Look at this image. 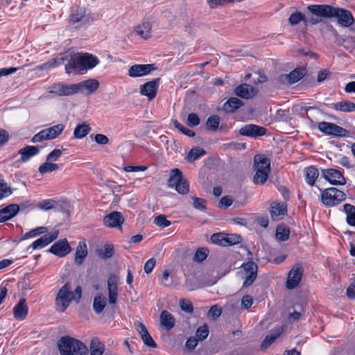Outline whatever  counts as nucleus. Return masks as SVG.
Segmentation results:
<instances>
[{"label":"nucleus","mask_w":355,"mask_h":355,"mask_svg":"<svg viewBox=\"0 0 355 355\" xmlns=\"http://www.w3.org/2000/svg\"><path fill=\"white\" fill-rule=\"evenodd\" d=\"M58 234L59 231L55 230L53 232L44 235L43 236L33 242V243L27 248V250H28L30 248H32L33 250L43 248L58 238Z\"/></svg>","instance_id":"a211bd4d"},{"label":"nucleus","mask_w":355,"mask_h":355,"mask_svg":"<svg viewBox=\"0 0 355 355\" xmlns=\"http://www.w3.org/2000/svg\"><path fill=\"white\" fill-rule=\"evenodd\" d=\"M344 211L347 215V223L351 226H355V207L350 204H345Z\"/></svg>","instance_id":"e433bc0d"},{"label":"nucleus","mask_w":355,"mask_h":355,"mask_svg":"<svg viewBox=\"0 0 355 355\" xmlns=\"http://www.w3.org/2000/svg\"><path fill=\"white\" fill-rule=\"evenodd\" d=\"M245 205L244 201H218V207L222 209H226L233 206V208L243 207Z\"/></svg>","instance_id":"a18cd8bd"},{"label":"nucleus","mask_w":355,"mask_h":355,"mask_svg":"<svg viewBox=\"0 0 355 355\" xmlns=\"http://www.w3.org/2000/svg\"><path fill=\"white\" fill-rule=\"evenodd\" d=\"M241 268L244 270L245 279L243 287H248L253 284L257 277L258 266L253 261L243 263Z\"/></svg>","instance_id":"9b49d317"},{"label":"nucleus","mask_w":355,"mask_h":355,"mask_svg":"<svg viewBox=\"0 0 355 355\" xmlns=\"http://www.w3.org/2000/svg\"><path fill=\"white\" fill-rule=\"evenodd\" d=\"M322 176L331 184L344 185L346 183L343 173L339 170L335 168L322 169Z\"/></svg>","instance_id":"ddd939ff"},{"label":"nucleus","mask_w":355,"mask_h":355,"mask_svg":"<svg viewBox=\"0 0 355 355\" xmlns=\"http://www.w3.org/2000/svg\"><path fill=\"white\" fill-rule=\"evenodd\" d=\"M310 14L319 16L320 19L336 18L338 24L344 28L350 27L354 22V18L351 11L329 4H313L306 8Z\"/></svg>","instance_id":"f257e3e1"},{"label":"nucleus","mask_w":355,"mask_h":355,"mask_svg":"<svg viewBox=\"0 0 355 355\" xmlns=\"http://www.w3.org/2000/svg\"><path fill=\"white\" fill-rule=\"evenodd\" d=\"M90 355H103L105 352V345L98 338L92 339L89 345Z\"/></svg>","instance_id":"2f4dec72"},{"label":"nucleus","mask_w":355,"mask_h":355,"mask_svg":"<svg viewBox=\"0 0 355 355\" xmlns=\"http://www.w3.org/2000/svg\"><path fill=\"white\" fill-rule=\"evenodd\" d=\"M269 211L273 220H281L287 215V205L284 201H272Z\"/></svg>","instance_id":"4468645a"},{"label":"nucleus","mask_w":355,"mask_h":355,"mask_svg":"<svg viewBox=\"0 0 355 355\" xmlns=\"http://www.w3.org/2000/svg\"><path fill=\"white\" fill-rule=\"evenodd\" d=\"M154 223L155 225L162 228L166 227L171 225V222L168 220L164 215L156 216Z\"/></svg>","instance_id":"6e6d98bb"},{"label":"nucleus","mask_w":355,"mask_h":355,"mask_svg":"<svg viewBox=\"0 0 355 355\" xmlns=\"http://www.w3.org/2000/svg\"><path fill=\"white\" fill-rule=\"evenodd\" d=\"M85 15V10L84 8H79L75 13L70 15L69 21L71 23H76L80 21Z\"/></svg>","instance_id":"3c124183"},{"label":"nucleus","mask_w":355,"mask_h":355,"mask_svg":"<svg viewBox=\"0 0 355 355\" xmlns=\"http://www.w3.org/2000/svg\"><path fill=\"white\" fill-rule=\"evenodd\" d=\"M134 325H135L136 330L140 334L141 338L144 337V335H146L148 334V331L144 323L139 322V321H136V322H135Z\"/></svg>","instance_id":"680f3d73"},{"label":"nucleus","mask_w":355,"mask_h":355,"mask_svg":"<svg viewBox=\"0 0 355 355\" xmlns=\"http://www.w3.org/2000/svg\"><path fill=\"white\" fill-rule=\"evenodd\" d=\"M81 297L82 287L78 286L73 292L71 283L67 282L60 288L55 297V304L58 310L64 312L73 300L78 303Z\"/></svg>","instance_id":"7ed1b4c3"},{"label":"nucleus","mask_w":355,"mask_h":355,"mask_svg":"<svg viewBox=\"0 0 355 355\" xmlns=\"http://www.w3.org/2000/svg\"><path fill=\"white\" fill-rule=\"evenodd\" d=\"M106 306V298L100 295L96 296L93 302V309L96 313L100 314L103 312Z\"/></svg>","instance_id":"c9c22d12"},{"label":"nucleus","mask_w":355,"mask_h":355,"mask_svg":"<svg viewBox=\"0 0 355 355\" xmlns=\"http://www.w3.org/2000/svg\"><path fill=\"white\" fill-rule=\"evenodd\" d=\"M56 202L57 201H40L37 204V207L47 211L51 209H54L56 207Z\"/></svg>","instance_id":"13d9d810"},{"label":"nucleus","mask_w":355,"mask_h":355,"mask_svg":"<svg viewBox=\"0 0 355 355\" xmlns=\"http://www.w3.org/2000/svg\"><path fill=\"white\" fill-rule=\"evenodd\" d=\"M99 87V83L97 80L91 78L76 84H73V94L80 92L85 95H91Z\"/></svg>","instance_id":"6e6552de"},{"label":"nucleus","mask_w":355,"mask_h":355,"mask_svg":"<svg viewBox=\"0 0 355 355\" xmlns=\"http://www.w3.org/2000/svg\"><path fill=\"white\" fill-rule=\"evenodd\" d=\"M91 128L89 125L81 124L76 126L74 130L73 135L75 138L82 139L85 137L90 132Z\"/></svg>","instance_id":"ea45409f"},{"label":"nucleus","mask_w":355,"mask_h":355,"mask_svg":"<svg viewBox=\"0 0 355 355\" xmlns=\"http://www.w3.org/2000/svg\"><path fill=\"white\" fill-rule=\"evenodd\" d=\"M200 340L196 337H190L187 339L185 346L189 351L193 350Z\"/></svg>","instance_id":"0e129e2a"},{"label":"nucleus","mask_w":355,"mask_h":355,"mask_svg":"<svg viewBox=\"0 0 355 355\" xmlns=\"http://www.w3.org/2000/svg\"><path fill=\"white\" fill-rule=\"evenodd\" d=\"M200 118L195 113H191L187 116V123L190 127H195L200 124Z\"/></svg>","instance_id":"4d7b16f0"},{"label":"nucleus","mask_w":355,"mask_h":355,"mask_svg":"<svg viewBox=\"0 0 355 355\" xmlns=\"http://www.w3.org/2000/svg\"><path fill=\"white\" fill-rule=\"evenodd\" d=\"M331 107L340 112H351L354 111V103L343 101L331 104Z\"/></svg>","instance_id":"f704fd0d"},{"label":"nucleus","mask_w":355,"mask_h":355,"mask_svg":"<svg viewBox=\"0 0 355 355\" xmlns=\"http://www.w3.org/2000/svg\"><path fill=\"white\" fill-rule=\"evenodd\" d=\"M304 175L306 182L313 186L318 178L319 172L316 167L311 166L304 168Z\"/></svg>","instance_id":"72a5a7b5"},{"label":"nucleus","mask_w":355,"mask_h":355,"mask_svg":"<svg viewBox=\"0 0 355 355\" xmlns=\"http://www.w3.org/2000/svg\"><path fill=\"white\" fill-rule=\"evenodd\" d=\"M118 278L115 275H111L107 279L109 303L110 304H115L117 301L118 297Z\"/></svg>","instance_id":"4be33fe9"},{"label":"nucleus","mask_w":355,"mask_h":355,"mask_svg":"<svg viewBox=\"0 0 355 355\" xmlns=\"http://www.w3.org/2000/svg\"><path fill=\"white\" fill-rule=\"evenodd\" d=\"M303 272V268L301 265L295 264L293 266L287 277L286 286L288 289H294L297 286L302 279Z\"/></svg>","instance_id":"f8f14e48"},{"label":"nucleus","mask_w":355,"mask_h":355,"mask_svg":"<svg viewBox=\"0 0 355 355\" xmlns=\"http://www.w3.org/2000/svg\"><path fill=\"white\" fill-rule=\"evenodd\" d=\"M28 311V308L26 304V300L21 298L13 308L14 318L18 320H23L26 318Z\"/></svg>","instance_id":"393cba45"},{"label":"nucleus","mask_w":355,"mask_h":355,"mask_svg":"<svg viewBox=\"0 0 355 355\" xmlns=\"http://www.w3.org/2000/svg\"><path fill=\"white\" fill-rule=\"evenodd\" d=\"M175 320L173 315L168 311H163L160 315V324L167 331L171 330L175 326Z\"/></svg>","instance_id":"c85d7f7f"},{"label":"nucleus","mask_w":355,"mask_h":355,"mask_svg":"<svg viewBox=\"0 0 355 355\" xmlns=\"http://www.w3.org/2000/svg\"><path fill=\"white\" fill-rule=\"evenodd\" d=\"M283 329L281 327L275 328L274 331L266 336L262 344L261 349H266L270 346V345L282 334Z\"/></svg>","instance_id":"473e14b6"},{"label":"nucleus","mask_w":355,"mask_h":355,"mask_svg":"<svg viewBox=\"0 0 355 355\" xmlns=\"http://www.w3.org/2000/svg\"><path fill=\"white\" fill-rule=\"evenodd\" d=\"M15 189H12L2 179H0V200L8 197Z\"/></svg>","instance_id":"79ce46f5"},{"label":"nucleus","mask_w":355,"mask_h":355,"mask_svg":"<svg viewBox=\"0 0 355 355\" xmlns=\"http://www.w3.org/2000/svg\"><path fill=\"white\" fill-rule=\"evenodd\" d=\"M206 154V151L200 147L193 148L190 150L187 156V159L189 162L196 161L197 159Z\"/></svg>","instance_id":"4c0bfd02"},{"label":"nucleus","mask_w":355,"mask_h":355,"mask_svg":"<svg viewBox=\"0 0 355 355\" xmlns=\"http://www.w3.org/2000/svg\"><path fill=\"white\" fill-rule=\"evenodd\" d=\"M167 185L169 187L175 188L180 194H187L189 191V182L182 176V171L178 168L171 170Z\"/></svg>","instance_id":"423d86ee"},{"label":"nucleus","mask_w":355,"mask_h":355,"mask_svg":"<svg viewBox=\"0 0 355 355\" xmlns=\"http://www.w3.org/2000/svg\"><path fill=\"white\" fill-rule=\"evenodd\" d=\"M98 63V58L92 54L88 53H76L71 58L65 65V70L67 73H70L71 70L83 73L88 69H93Z\"/></svg>","instance_id":"f03ea898"},{"label":"nucleus","mask_w":355,"mask_h":355,"mask_svg":"<svg viewBox=\"0 0 355 355\" xmlns=\"http://www.w3.org/2000/svg\"><path fill=\"white\" fill-rule=\"evenodd\" d=\"M209 250L205 248H198L194 254L193 261L198 263L202 262L208 256Z\"/></svg>","instance_id":"49530a36"},{"label":"nucleus","mask_w":355,"mask_h":355,"mask_svg":"<svg viewBox=\"0 0 355 355\" xmlns=\"http://www.w3.org/2000/svg\"><path fill=\"white\" fill-rule=\"evenodd\" d=\"M306 73L304 67H298L288 74H282L277 78V82L282 85H292L300 80Z\"/></svg>","instance_id":"1a4fd4ad"},{"label":"nucleus","mask_w":355,"mask_h":355,"mask_svg":"<svg viewBox=\"0 0 355 355\" xmlns=\"http://www.w3.org/2000/svg\"><path fill=\"white\" fill-rule=\"evenodd\" d=\"M47 231V228L46 227H38L37 228L33 229L31 231L26 232L24 236L23 239H26L28 238L34 237L41 234H44Z\"/></svg>","instance_id":"603ef678"},{"label":"nucleus","mask_w":355,"mask_h":355,"mask_svg":"<svg viewBox=\"0 0 355 355\" xmlns=\"http://www.w3.org/2000/svg\"><path fill=\"white\" fill-rule=\"evenodd\" d=\"M211 241L213 243L217 244L220 246H227L226 234L225 233H215L211 236Z\"/></svg>","instance_id":"c03bdc74"},{"label":"nucleus","mask_w":355,"mask_h":355,"mask_svg":"<svg viewBox=\"0 0 355 355\" xmlns=\"http://www.w3.org/2000/svg\"><path fill=\"white\" fill-rule=\"evenodd\" d=\"M331 136L338 137H348L349 136V132L346 129L335 124L334 130Z\"/></svg>","instance_id":"5fc2aeb1"},{"label":"nucleus","mask_w":355,"mask_h":355,"mask_svg":"<svg viewBox=\"0 0 355 355\" xmlns=\"http://www.w3.org/2000/svg\"><path fill=\"white\" fill-rule=\"evenodd\" d=\"M152 25L150 22L145 21L137 26L135 32L144 40H148L151 36Z\"/></svg>","instance_id":"c756f323"},{"label":"nucleus","mask_w":355,"mask_h":355,"mask_svg":"<svg viewBox=\"0 0 355 355\" xmlns=\"http://www.w3.org/2000/svg\"><path fill=\"white\" fill-rule=\"evenodd\" d=\"M222 313V310L217 305L212 306L208 311V316L214 319L218 318Z\"/></svg>","instance_id":"e2e57ef3"},{"label":"nucleus","mask_w":355,"mask_h":355,"mask_svg":"<svg viewBox=\"0 0 355 355\" xmlns=\"http://www.w3.org/2000/svg\"><path fill=\"white\" fill-rule=\"evenodd\" d=\"M220 123V118L217 115H212L207 119L206 125L208 130H216Z\"/></svg>","instance_id":"09e8293b"},{"label":"nucleus","mask_w":355,"mask_h":355,"mask_svg":"<svg viewBox=\"0 0 355 355\" xmlns=\"http://www.w3.org/2000/svg\"><path fill=\"white\" fill-rule=\"evenodd\" d=\"M254 167L256 173L253 177V182L256 184H263L270 172V160L262 155H257L254 158Z\"/></svg>","instance_id":"39448f33"},{"label":"nucleus","mask_w":355,"mask_h":355,"mask_svg":"<svg viewBox=\"0 0 355 355\" xmlns=\"http://www.w3.org/2000/svg\"><path fill=\"white\" fill-rule=\"evenodd\" d=\"M327 29L328 32L330 33V35L334 37L335 43L337 44L338 45H342L343 43L345 42V40L339 35V33L334 28V27L332 25L329 24L327 26Z\"/></svg>","instance_id":"8fccbe9b"},{"label":"nucleus","mask_w":355,"mask_h":355,"mask_svg":"<svg viewBox=\"0 0 355 355\" xmlns=\"http://www.w3.org/2000/svg\"><path fill=\"white\" fill-rule=\"evenodd\" d=\"M290 230L288 227L278 226L276 229V238L280 241H286L289 238Z\"/></svg>","instance_id":"a19ab883"},{"label":"nucleus","mask_w":355,"mask_h":355,"mask_svg":"<svg viewBox=\"0 0 355 355\" xmlns=\"http://www.w3.org/2000/svg\"><path fill=\"white\" fill-rule=\"evenodd\" d=\"M227 246L238 244L242 241V238L236 234H226Z\"/></svg>","instance_id":"864d4df0"},{"label":"nucleus","mask_w":355,"mask_h":355,"mask_svg":"<svg viewBox=\"0 0 355 355\" xmlns=\"http://www.w3.org/2000/svg\"><path fill=\"white\" fill-rule=\"evenodd\" d=\"M345 193L335 187L325 189L321 195V200H345Z\"/></svg>","instance_id":"a878e982"},{"label":"nucleus","mask_w":355,"mask_h":355,"mask_svg":"<svg viewBox=\"0 0 355 355\" xmlns=\"http://www.w3.org/2000/svg\"><path fill=\"white\" fill-rule=\"evenodd\" d=\"M253 303V299L250 295H244L241 300V306L243 309H249Z\"/></svg>","instance_id":"774afa93"},{"label":"nucleus","mask_w":355,"mask_h":355,"mask_svg":"<svg viewBox=\"0 0 355 355\" xmlns=\"http://www.w3.org/2000/svg\"><path fill=\"white\" fill-rule=\"evenodd\" d=\"M19 210L17 204H10L0 209V223L8 220L15 216Z\"/></svg>","instance_id":"b1692460"},{"label":"nucleus","mask_w":355,"mask_h":355,"mask_svg":"<svg viewBox=\"0 0 355 355\" xmlns=\"http://www.w3.org/2000/svg\"><path fill=\"white\" fill-rule=\"evenodd\" d=\"M64 125L60 123L52 127L44 129L33 136L31 139L33 143L41 142L44 140H51L57 138L62 134L64 129Z\"/></svg>","instance_id":"0eeeda50"},{"label":"nucleus","mask_w":355,"mask_h":355,"mask_svg":"<svg viewBox=\"0 0 355 355\" xmlns=\"http://www.w3.org/2000/svg\"><path fill=\"white\" fill-rule=\"evenodd\" d=\"M257 93V89L247 83H242L238 85L234 91V94L243 99H250L253 98Z\"/></svg>","instance_id":"aec40b11"},{"label":"nucleus","mask_w":355,"mask_h":355,"mask_svg":"<svg viewBox=\"0 0 355 355\" xmlns=\"http://www.w3.org/2000/svg\"><path fill=\"white\" fill-rule=\"evenodd\" d=\"M71 250V248L67 239H62L53 243L49 250V252L59 257H64L67 255Z\"/></svg>","instance_id":"f3484780"},{"label":"nucleus","mask_w":355,"mask_h":355,"mask_svg":"<svg viewBox=\"0 0 355 355\" xmlns=\"http://www.w3.org/2000/svg\"><path fill=\"white\" fill-rule=\"evenodd\" d=\"M334 125L335 123L322 121L318 123V127L319 130L324 134L331 136L334 130Z\"/></svg>","instance_id":"37998d69"},{"label":"nucleus","mask_w":355,"mask_h":355,"mask_svg":"<svg viewBox=\"0 0 355 355\" xmlns=\"http://www.w3.org/2000/svg\"><path fill=\"white\" fill-rule=\"evenodd\" d=\"M180 305L182 311L188 313H191L193 311V307L191 302L189 300L182 299L180 302Z\"/></svg>","instance_id":"bf43d9fd"},{"label":"nucleus","mask_w":355,"mask_h":355,"mask_svg":"<svg viewBox=\"0 0 355 355\" xmlns=\"http://www.w3.org/2000/svg\"><path fill=\"white\" fill-rule=\"evenodd\" d=\"M59 169V166L58 164L52 163L51 162L46 161L40 166L39 172L40 174L43 175L46 173L56 171Z\"/></svg>","instance_id":"58836bf2"},{"label":"nucleus","mask_w":355,"mask_h":355,"mask_svg":"<svg viewBox=\"0 0 355 355\" xmlns=\"http://www.w3.org/2000/svg\"><path fill=\"white\" fill-rule=\"evenodd\" d=\"M124 221L121 213L113 211L104 217L103 223L105 225L109 227H121Z\"/></svg>","instance_id":"5701e85b"},{"label":"nucleus","mask_w":355,"mask_h":355,"mask_svg":"<svg viewBox=\"0 0 355 355\" xmlns=\"http://www.w3.org/2000/svg\"><path fill=\"white\" fill-rule=\"evenodd\" d=\"M62 155V151L60 149H54L46 157V161L55 162Z\"/></svg>","instance_id":"052dcab7"},{"label":"nucleus","mask_w":355,"mask_h":355,"mask_svg":"<svg viewBox=\"0 0 355 355\" xmlns=\"http://www.w3.org/2000/svg\"><path fill=\"white\" fill-rule=\"evenodd\" d=\"M40 148L39 146H26L21 148L18 153L21 155L20 161L26 162L28 161L32 157L37 155L40 153Z\"/></svg>","instance_id":"bb28decb"},{"label":"nucleus","mask_w":355,"mask_h":355,"mask_svg":"<svg viewBox=\"0 0 355 355\" xmlns=\"http://www.w3.org/2000/svg\"><path fill=\"white\" fill-rule=\"evenodd\" d=\"M209 328L207 324L199 327L196 331V337L200 340H205L209 336Z\"/></svg>","instance_id":"de8ad7c7"},{"label":"nucleus","mask_w":355,"mask_h":355,"mask_svg":"<svg viewBox=\"0 0 355 355\" xmlns=\"http://www.w3.org/2000/svg\"><path fill=\"white\" fill-rule=\"evenodd\" d=\"M141 339L146 346L152 348H155L157 347V344L155 343V342L154 341V340L153 339L152 336L150 335L149 333L146 335H144V336L142 337Z\"/></svg>","instance_id":"338daca9"},{"label":"nucleus","mask_w":355,"mask_h":355,"mask_svg":"<svg viewBox=\"0 0 355 355\" xmlns=\"http://www.w3.org/2000/svg\"><path fill=\"white\" fill-rule=\"evenodd\" d=\"M155 69L153 64H134L129 68L128 75L132 78L141 77L150 73Z\"/></svg>","instance_id":"6ab92c4d"},{"label":"nucleus","mask_w":355,"mask_h":355,"mask_svg":"<svg viewBox=\"0 0 355 355\" xmlns=\"http://www.w3.org/2000/svg\"><path fill=\"white\" fill-rule=\"evenodd\" d=\"M244 103L236 97L230 98L223 106V110L227 113H233L242 107Z\"/></svg>","instance_id":"cd10ccee"},{"label":"nucleus","mask_w":355,"mask_h":355,"mask_svg":"<svg viewBox=\"0 0 355 355\" xmlns=\"http://www.w3.org/2000/svg\"><path fill=\"white\" fill-rule=\"evenodd\" d=\"M61 355H88V349L81 341L70 336H62L58 341Z\"/></svg>","instance_id":"20e7f679"},{"label":"nucleus","mask_w":355,"mask_h":355,"mask_svg":"<svg viewBox=\"0 0 355 355\" xmlns=\"http://www.w3.org/2000/svg\"><path fill=\"white\" fill-rule=\"evenodd\" d=\"M49 92L59 96H71L73 94V84L66 85L55 83L49 88Z\"/></svg>","instance_id":"412c9836"},{"label":"nucleus","mask_w":355,"mask_h":355,"mask_svg":"<svg viewBox=\"0 0 355 355\" xmlns=\"http://www.w3.org/2000/svg\"><path fill=\"white\" fill-rule=\"evenodd\" d=\"M87 255V247L84 241H80L76 250V254H75V263L76 264L80 266L81 265L84 259Z\"/></svg>","instance_id":"7c9ffc66"},{"label":"nucleus","mask_w":355,"mask_h":355,"mask_svg":"<svg viewBox=\"0 0 355 355\" xmlns=\"http://www.w3.org/2000/svg\"><path fill=\"white\" fill-rule=\"evenodd\" d=\"M266 131L264 127L255 124H247L239 130V134L242 136L257 138L265 135Z\"/></svg>","instance_id":"dca6fc26"},{"label":"nucleus","mask_w":355,"mask_h":355,"mask_svg":"<svg viewBox=\"0 0 355 355\" xmlns=\"http://www.w3.org/2000/svg\"><path fill=\"white\" fill-rule=\"evenodd\" d=\"M331 75V73L328 69H323L318 72V77H317V81L318 83H320L327 80L328 78L330 77Z\"/></svg>","instance_id":"69168bd1"},{"label":"nucleus","mask_w":355,"mask_h":355,"mask_svg":"<svg viewBox=\"0 0 355 355\" xmlns=\"http://www.w3.org/2000/svg\"><path fill=\"white\" fill-rule=\"evenodd\" d=\"M311 16L306 17L303 13L296 11L293 12L288 18V22L291 26L298 24L300 21H303L305 25L308 24L315 25L321 22L319 16L311 14Z\"/></svg>","instance_id":"9d476101"},{"label":"nucleus","mask_w":355,"mask_h":355,"mask_svg":"<svg viewBox=\"0 0 355 355\" xmlns=\"http://www.w3.org/2000/svg\"><path fill=\"white\" fill-rule=\"evenodd\" d=\"M160 78H155L140 86V94L148 97L149 101L155 98L159 84Z\"/></svg>","instance_id":"2eb2a0df"}]
</instances>
